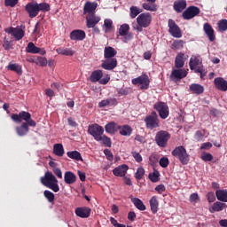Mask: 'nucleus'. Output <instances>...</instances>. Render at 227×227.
<instances>
[{
    "instance_id": "10",
    "label": "nucleus",
    "mask_w": 227,
    "mask_h": 227,
    "mask_svg": "<svg viewBox=\"0 0 227 227\" xmlns=\"http://www.w3.org/2000/svg\"><path fill=\"white\" fill-rule=\"evenodd\" d=\"M200 7L192 5L189 6L184 12H183V19L184 20H191V19H194V17H198L200 15Z\"/></svg>"
},
{
    "instance_id": "57",
    "label": "nucleus",
    "mask_w": 227,
    "mask_h": 227,
    "mask_svg": "<svg viewBox=\"0 0 227 227\" xmlns=\"http://www.w3.org/2000/svg\"><path fill=\"white\" fill-rule=\"evenodd\" d=\"M204 162H210L214 160V156L210 153H206L201 156Z\"/></svg>"
},
{
    "instance_id": "15",
    "label": "nucleus",
    "mask_w": 227,
    "mask_h": 227,
    "mask_svg": "<svg viewBox=\"0 0 227 227\" xmlns=\"http://www.w3.org/2000/svg\"><path fill=\"white\" fill-rule=\"evenodd\" d=\"M69 37L74 42H82L86 38V32L84 30L75 29L70 33Z\"/></svg>"
},
{
    "instance_id": "51",
    "label": "nucleus",
    "mask_w": 227,
    "mask_h": 227,
    "mask_svg": "<svg viewBox=\"0 0 227 227\" xmlns=\"http://www.w3.org/2000/svg\"><path fill=\"white\" fill-rule=\"evenodd\" d=\"M195 74H200V79H205L207 75V71H205V68H203V66H200L195 69Z\"/></svg>"
},
{
    "instance_id": "24",
    "label": "nucleus",
    "mask_w": 227,
    "mask_h": 227,
    "mask_svg": "<svg viewBox=\"0 0 227 227\" xmlns=\"http://www.w3.org/2000/svg\"><path fill=\"white\" fill-rule=\"evenodd\" d=\"M64 181L67 185H72V184H75V182H77V176H75L72 171H67L64 175Z\"/></svg>"
},
{
    "instance_id": "14",
    "label": "nucleus",
    "mask_w": 227,
    "mask_h": 227,
    "mask_svg": "<svg viewBox=\"0 0 227 227\" xmlns=\"http://www.w3.org/2000/svg\"><path fill=\"white\" fill-rule=\"evenodd\" d=\"M26 51L29 54H41V56H45V54H47V51L44 49L38 48L32 42L28 43L27 46L26 47Z\"/></svg>"
},
{
    "instance_id": "36",
    "label": "nucleus",
    "mask_w": 227,
    "mask_h": 227,
    "mask_svg": "<svg viewBox=\"0 0 227 227\" xmlns=\"http://www.w3.org/2000/svg\"><path fill=\"white\" fill-rule=\"evenodd\" d=\"M30 63H35V65H39V67H47V59L44 57H36L35 59H31L29 60Z\"/></svg>"
},
{
    "instance_id": "2",
    "label": "nucleus",
    "mask_w": 227,
    "mask_h": 227,
    "mask_svg": "<svg viewBox=\"0 0 227 227\" xmlns=\"http://www.w3.org/2000/svg\"><path fill=\"white\" fill-rule=\"evenodd\" d=\"M41 184L47 187L48 189H51L53 192H59V184H58V179L51 172H45L44 176L41 177Z\"/></svg>"
},
{
    "instance_id": "16",
    "label": "nucleus",
    "mask_w": 227,
    "mask_h": 227,
    "mask_svg": "<svg viewBox=\"0 0 227 227\" xmlns=\"http://www.w3.org/2000/svg\"><path fill=\"white\" fill-rule=\"evenodd\" d=\"M101 67L104 68V70H114L118 67V59H106Z\"/></svg>"
},
{
    "instance_id": "1",
    "label": "nucleus",
    "mask_w": 227,
    "mask_h": 227,
    "mask_svg": "<svg viewBox=\"0 0 227 227\" xmlns=\"http://www.w3.org/2000/svg\"><path fill=\"white\" fill-rule=\"evenodd\" d=\"M11 118L16 123H21L20 126L16 127V133L21 137L29 133V127H36V121L31 118L29 112L22 111L19 114H13ZM22 121L26 122L22 123Z\"/></svg>"
},
{
    "instance_id": "61",
    "label": "nucleus",
    "mask_w": 227,
    "mask_h": 227,
    "mask_svg": "<svg viewBox=\"0 0 227 227\" xmlns=\"http://www.w3.org/2000/svg\"><path fill=\"white\" fill-rule=\"evenodd\" d=\"M18 3L19 0H4L5 6H11V8H13Z\"/></svg>"
},
{
    "instance_id": "49",
    "label": "nucleus",
    "mask_w": 227,
    "mask_h": 227,
    "mask_svg": "<svg viewBox=\"0 0 227 227\" xmlns=\"http://www.w3.org/2000/svg\"><path fill=\"white\" fill-rule=\"evenodd\" d=\"M3 47L4 51H10L11 49H13V43L12 41H8V39L4 37L3 41Z\"/></svg>"
},
{
    "instance_id": "12",
    "label": "nucleus",
    "mask_w": 227,
    "mask_h": 227,
    "mask_svg": "<svg viewBox=\"0 0 227 227\" xmlns=\"http://www.w3.org/2000/svg\"><path fill=\"white\" fill-rule=\"evenodd\" d=\"M25 11L27 13H28V17L30 19H35V17H37L39 12H38V3L31 2L26 4Z\"/></svg>"
},
{
    "instance_id": "47",
    "label": "nucleus",
    "mask_w": 227,
    "mask_h": 227,
    "mask_svg": "<svg viewBox=\"0 0 227 227\" xmlns=\"http://www.w3.org/2000/svg\"><path fill=\"white\" fill-rule=\"evenodd\" d=\"M44 198L49 201V203H54V193L52 192L46 190L43 192Z\"/></svg>"
},
{
    "instance_id": "8",
    "label": "nucleus",
    "mask_w": 227,
    "mask_h": 227,
    "mask_svg": "<svg viewBox=\"0 0 227 227\" xmlns=\"http://www.w3.org/2000/svg\"><path fill=\"white\" fill-rule=\"evenodd\" d=\"M145 122L148 129H157L160 123L159 115H157V113L153 112L150 115L145 117Z\"/></svg>"
},
{
    "instance_id": "58",
    "label": "nucleus",
    "mask_w": 227,
    "mask_h": 227,
    "mask_svg": "<svg viewBox=\"0 0 227 227\" xmlns=\"http://www.w3.org/2000/svg\"><path fill=\"white\" fill-rule=\"evenodd\" d=\"M203 132H201V130L196 131L194 137L197 141H203V137H205V129L203 130Z\"/></svg>"
},
{
    "instance_id": "19",
    "label": "nucleus",
    "mask_w": 227,
    "mask_h": 227,
    "mask_svg": "<svg viewBox=\"0 0 227 227\" xmlns=\"http://www.w3.org/2000/svg\"><path fill=\"white\" fill-rule=\"evenodd\" d=\"M214 84L216 90L220 91H227V81L223 77H217L214 80Z\"/></svg>"
},
{
    "instance_id": "37",
    "label": "nucleus",
    "mask_w": 227,
    "mask_h": 227,
    "mask_svg": "<svg viewBox=\"0 0 227 227\" xmlns=\"http://www.w3.org/2000/svg\"><path fill=\"white\" fill-rule=\"evenodd\" d=\"M7 70H11L12 72H15L18 75H20L22 74V66L19 64H9Z\"/></svg>"
},
{
    "instance_id": "53",
    "label": "nucleus",
    "mask_w": 227,
    "mask_h": 227,
    "mask_svg": "<svg viewBox=\"0 0 227 227\" xmlns=\"http://www.w3.org/2000/svg\"><path fill=\"white\" fill-rule=\"evenodd\" d=\"M149 162L151 166H155L157 162H159V155L153 153L149 156Z\"/></svg>"
},
{
    "instance_id": "5",
    "label": "nucleus",
    "mask_w": 227,
    "mask_h": 227,
    "mask_svg": "<svg viewBox=\"0 0 227 227\" xmlns=\"http://www.w3.org/2000/svg\"><path fill=\"white\" fill-rule=\"evenodd\" d=\"M131 82L135 86H140V90H148V88H150V77H148L147 74H142L134 78Z\"/></svg>"
},
{
    "instance_id": "3",
    "label": "nucleus",
    "mask_w": 227,
    "mask_h": 227,
    "mask_svg": "<svg viewBox=\"0 0 227 227\" xmlns=\"http://www.w3.org/2000/svg\"><path fill=\"white\" fill-rule=\"evenodd\" d=\"M172 155L179 160L183 166H187L191 160V155L187 153V149L184 145H179L172 151Z\"/></svg>"
},
{
    "instance_id": "59",
    "label": "nucleus",
    "mask_w": 227,
    "mask_h": 227,
    "mask_svg": "<svg viewBox=\"0 0 227 227\" xmlns=\"http://www.w3.org/2000/svg\"><path fill=\"white\" fill-rule=\"evenodd\" d=\"M132 157L135 159L136 162H143V156L137 152H133L132 153Z\"/></svg>"
},
{
    "instance_id": "45",
    "label": "nucleus",
    "mask_w": 227,
    "mask_h": 227,
    "mask_svg": "<svg viewBox=\"0 0 227 227\" xmlns=\"http://www.w3.org/2000/svg\"><path fill=\"white\" fill-rule=\"evenodd\" d=\"M96 141H100L105 145V146H107L108 148H111V138L106 135H101L100 139H98Z\"/></svg>"
},
{
    "instance_id": "63",
    "label": "nucleus",
    "mask_w": 227,
    "mask_h": 227,
    "mask_svg": "<svg viewBox=\"0 0 227 227\" xmlns=\"http://www.w3.org/2000/svg\"><path fill=\"white\" fill-rule=\"evenodd\" d=\"M212 148V143L206 142L200 145V150H210Z\"/></svg>"
},
{
    "instance_id": "44",
    "label": "nucleus",
    "mask_w": 227,
    "mask_h": 227,
    "mask_svg": "<svg viewBox=\"0 0 227 227\" xmlns=\"http://www.w3.org/2000/svg\"><path fill=\"white\" fill-rule=\"evenodd\" d=\"M142 8L147 12H157V5L155 4L144 3Z\"/></svg>"
},
{
    "instance_id": "33",
    "label": "nucleus",
    "mask_w": 227,
    "mask_h": 227,
    "mask_svg": "<svg viewBox=\"0 0 227 227\" xmlns=\"http://www.w3.org/2000/svg\"><path fill=\"white\" fill-rule=\"evenodd\" d=\"M53 153L57 155V157H63V155H65V148L61 144H55L53 145Z\"/></svg>"
},
{
    "instance_id": "4",
    "label": "nucleus",
    "mask_w": 227,
    "mask_h": 227,
    "mask_svg": "<svg viewBox=\"0 0 227 227\" xmlns=\"http://www.w3.org/2000/svg\"><path fill=\"white\" fill-rule=\"evenodd\" d=\"M171 135L168 131H159L156 134L155 141L160 148H166L168 146V141H169Z\"/></svg>"
},
{
    "instance_id": "18",
    "label": "nucleus",
    "mask_w": 227,
    "mask_h": 227,
    "mask_svg": "<svg viewBox=\"0 0 227 227\" xmlns=\"http://www.w3.org/2000/svg\"><path fill=\"white\" fill-rule=\"evenodd\" d=\"M75 215L82 219H87L91 215V208L88 207H77L75 209Z\"/></svg>"
},
{
    "instance_id": "39",
    "label": "nucleus",
    "mask_w": 227,
    "mask_h": 227,
    "mask_svg": "<svg viewBox=\"0 0 227 227\" xmlns=\"http://www.w3.org/2000/svg\"><path fill=\"white\" fill-rule=\"evenodd\" d=\"M116 123L114 122H109L108 124H106L105 126V129H106V132H107L108 134H114V132H116Z\"/></svg>"
},
{
    "instance_id": "25",
    "label": "nucleus",
    "mask_w": 227,
    "mask_h": 227,
    "mask_svg": "<svg viewBox=\"0 0 227 227\" xmlns=\"http://www.w3.org/2000/svg\"><path fill=\"white\" fill-rule=\"evenodd\" d=\"M226 207V203L216 201L211 207H209V212L210 214H215V212H223V210H224Z\"/></svg>"
},
{
    "instance_id": "13",
    "label": "nucleus",
    "mask_w": 227,
    "mask_h": 227,
    "mask_svg": "<svg viewBox=\"0 0 227 227\" xmlns=\"http://www.w3.org/2000/svg\"><path fill=\"white\" fill-rule=\"evenodd\" d=\"M187 70L185 69H174L171 72L170 79L175 82H177V81H182V79L187 77Z\"/></svg>"
},
{
    "instance_id": "31",
    "label": "nucleus",
    "mask_w": 227,
    "mask_h": 227,
    "mask_svg": "<svg viewBox=\"0 0 227 227\" xmlns=\"http://www.w3.org/2000/svg\"><path fill=\"white\" fill-rule=\"evenodd\" d=\"M185 57V54L184 53H178L176 57L175 60V67L176 68H184V65H185V60L184 58Z\"/></svg>"
},
{
    "instance_id": "38",
    "label": "nucleus",
    "mask_w": 227,
    "mask_h": 227,
    "mask_svg": "<svg viewBox=\"0 0 227 227\" xmlns=\"http://www.w3.org/2000/svg\"><path fill=\"white\" fill-rule=\"evenodd\" d=\"M67 155L69 159H73V160H82V156L79 151H69L67 153Z\"/></svg>"
},
{
    "instance_id": "6",
    "label": "nucleus",
    "mask_w": 227,
    "mask_h": 227,
    "mask_svg": "<svg viewBox=\"0 0 227 227\" xmlns=\"http://www.w3.org/2000/svg\"><path fill=\"white\" fill-rule=\"evenodd\" d=\"M154 109L159 113L161 120H166L169 116V106L164 102H158L154 104Z\"/></svg>"
},
{
    "instance_id": "29",
    "label": "nucleus",
    "mask_w": 227,
    "mask_h": 227,
    "mask_svg": "<svg viewBox=\"0 0 227 227\" xmlns=\"http://www.w3.org/2000/svg\"><path fill=\"white\" fill-rule=\"evenodd\" d=\"M102 77H104V73L102 70H95L91 73L90 81V82H99Z\"/></svg>"
},
{
    "instance_id": "48",
    "label": "nucleus",
    "mask_w": 227,
    "mask_h": 227,
    "mask_svg": "<svg viewBox=\"0 0 227 227\" xmlns=\"http://www.w3.org/2000/svg\"><path fill=\"white\" fill-rule=\"evenodd\" d=\"M217 24L219 31L222 33H223V31H227V20H221Z\"/></svg>"
},
{
    "instance_id": "55",
    "label": "nucleus",
    "mask_w": 227,
    "mask_h": 227,
    "mask_svg": "<svg viewBox=\"0 0 227 227\" xmlns=\"http://www.w3.org/2000/svg\"><path fill=\"white\" fill-rule=\"evenodd\" d=\"M160 166L161 168H168L169 166V159L168 157H162L160 160Z\"/></svg>"
},
{
    "instance_id": "34",
    "label": "nucleus",
    "mask_w": 227,
    "mask_h": 227,
    "mask_svg": "<svg viewBox=\"0 0 227 227\" xmlns=\"http://www.w3.org/2000/svg\"><path fill=\"white\" fill-rule=\"evenodd\" d=\"M131 202L136 208H137V210H141L142 212L146 210V206H145V203H143V200H141L139 198L131 199Z\"/></svg>"
},
{
    "instance_id": "62",
    "label": "nucleus",
    "mask_w": 227,
    "mask_h": 227,
    "mask_svg": "<svg viewBox=\"0 0 227 227\" xmlns=\"http://www.w3.org/2000/svg\"><path fill=\"white\" fill-rule=\"evenodd\" d=\"M52 171L58 178H60V179L63 178V172H61V168H53Z\"/></svg>"
},
{
    "instance_id": "11",
    "label": "nucleus",
    "mask_w": 227,
    "mask_h": 227,
    "mask_svg": "<svg viewBox=\"0 0 227 227\" xmlns=\"http://www.w3.org/2000/svg\"><path fill=\"white\" fill-rule=\"evenodd\" d=\"M137 24L143 27H148L152 24V14L149 12H143L137 18Z\"/></svg>"
},
{
    "instance_id": "28",
    "label": "nucleus",
    "mask_w": 227,
    "mask_h": 227,
    "mask_svg": "<svg viewBox=\"0 0 227 227\" xmlns=\"http://www.w3.org/2000/svg\"><path fill=\"white\" fill-rule=\"evenodd\" d=\"M189 67H190V70H194V72L196 71L198 67H203V65H201V60L200 57L191 58L189 62Z\"/></svg>"
},
{
    "instance_id": "26",
    "label": "nucleus",
    "mask_w": 227,
    "mask_h": 227,
    "mask_svg": "<svg viewBox=\"0 0 227 227\" xmlns=\"http://www.w3.org/2000/svg\"><path fill=\"white\" fill-rule=\"evenodd\" d=\"M185 8H187V1L177 0L174 2V10L176 12V13H182Z\"/></svg>"
},
{
    "instance_id": "52",
    "label": "nucleus",
    "mask_w": 227,
    "mask_h": 227,
    "mask_svg": "<svg viewBox=\"0 0 227 227\" xmlns=\"http://www.w3.org/2000/svg\"><path fill=\"white\" fill-rule=\"evenodd\" d=\"M104 26L106 27L105 33H109V31H111V29H113V20H107V19L105 20Z\"/></svg>"
},
{
    "instance_id": "41",
    "label": "nucleus",
    "mask_w": 227,
    "mask_h": 227,
    "mask_svg": "<svg viewBox=\"0 0 227 227\" xmlns=\"http://www.w3.org/2000/svg\"><path fill=\"white\" fill-rule=\"evenodd\" d=\"M38 12H43L45 13V12H51V5L47 3H41L37 4Z\"/></svg>"
},
{
    "instance_id": "64",
    "label": "nucleus",
    "mask_w": 227,
    "mask_h": 227,
    "mask_svg": "<svg viewBox=\"0 0 227 227\" xmlns=\"http://www.w3.org/2000/svg\"><path fill=\"white\" fill-rule=\"evenodd\" d=\"M155 191H157L159 194H162V192L166 191V186H164V184H159L155 187Z\"/></svg>"
},
{
    "instance_id": "50",
    "label": "nucleus",
    "mask_w": 227,
    "mask_h": 227,
    "mask_svg": "<svg viewBox=\"0 0 227 227\" xmlns=\"http://www.w3.org/2000/svg\"><path fill=\"white\" fill-rule=\"evenodd\" d=\"M129 11L131 19H136V17H137V15L141 13V11H139V8H137V6H131Z\"/></svg>"
},
{
    "instance_id": "46",
    "label": "nucleus",
    "mask_w": 227,
    "mask_h": 227,
    "mask_svg": "<svg viewBox=\"0 0 227 227\" xmlns=\"http://www.w3.org/2000/svg\"><path fill=\"white\" fill-rule=\"evenodd\" d=\"M145 176V168L143 167H139L137 169V172L135 174L136 180H143V177Z\"/></svg>"
},
{
    "instance_id": "40",
    "label": "nucleus",
    "mask_w": 227,
    "mask_h": 227,
    "mask_svg": "<svg viewBox=\"0 0 227 227\" xmlns=\"http://www.w3.org/2000/svg\"><path fill=\"white\" fill-rule=\"evenodd\" d=\"M130 27L129 24H122L119 28V35L121 36H127V33H129Z\"/></svg>"
},
{
    "instance_id": "7",
    "label": "nucleus",
    "mask_w": 227,
    "mask_h": 227,
    "mask_svg": "<svg viewBox=\"0 0 227 227\" xmlns=\"http://www.w3.org/2000/svg\"><path fill=\"white\" fill-rule=\"evenodd\" d=\"M88 132L97 141L100 139L101 136H104V128L98 124H92L88 127Z\"/></svg>"
},
{
    "instance_id": "22",
    "label": "nucleus",
    "mask_w": 227,
    "mask_h": 227,
    "mask_svg": "<svg viewBox=\"0 0 227 227\" xmlns=\"http://www.w3.org/2000/svg\"><path fill=\"white\" fill-rule=\"evenodd\" d=\"M129 171V166L127 164H122L113 169V174L114 176H125Z\"/></svg>"
},
{
    "instance_id": "9",
    "label": "nucleus",
    "mask_w": 227,
    "mask_h": 227,
    "mask_svg": "<svg viewBox=\"0 0 227 227\" xmlns=\"http://www.w3.org/2000/svg\"><path fill=\"white\" fill-rule=\"evenodd\" d=\"M168 33L171 36L174 38H182V29H180V27L172 19L168 20Z\"/></svg>"
},
{
    "instance_id": "35",
    "label": "nucleus",
    "mask_w": 227,
    "mask_h": 227,
    "mask_svg": "<svg viewBox=\"0 0 227 227\" xmlns=\"http://www.w3.org/2000/svg\"><path fill=\"white\" fill-rule=\"evenodd\" d=\"M215 196L218 201L227 203V190H217L215 192Z\"/></svg>"
},
{
    "instance_id": "42",
    "label": "nucleus",
    "mask_w": 227,
    "mask_h": 227,
    "mask_svg": "<svg viewBox=\"0 0 227 227\" xmlns=\"http://www.w3.org/2000/svg\"><path fill=\"white\" fill-rule=\"evenodd\" d=\"M56 52L58 54H61L62 56H74V51H72L70 49L58 48Z\"/></svg>"
},
{
    "instance_id": "32",
    "label": "nucleus",
    "mask_w": 227,
    "mask_h": 227,
    "mask_svg": "<svg viewBox=\"0 0 227 227\" xmlns=\"http://www.w3.org/2000/svg\"><path fill=\"white\" fill-rule=\"evenodd\" d=\"M150 207H151V212L153 214H157L159 212V200L155 196L152 197L149 200Z\"/></svg>"
},
{
    "instance_id": "23",
    "label": "nucleus",
    "mask_w": 227,
    "mask_h": 227,
    "mask_svg": "<svg viewBox=\"0 0 227 227\" xmlns=\"http://www.w3.org/2000/svg\"><path fill=\"white\" fill-rule=\"evenodd\" d=\"M190 91L193 95H203L205 93V87L199 83H192L190 85Z\"/></svg>"
},
{
    "instance_id": "30",
    "label": "nucleus",
    "mask_w": 227,
    "mask_h": 227,
    "mask_svg": "<svg viewBox=\"0 0 227 227\" xmlns=\"http://www.w3.org/2000/svg\"><path fill=\"white\" fill-rule=\"evenodd\" d=\"M116 129L119 131V133L121 134V136H130L132 134V128L129 125H123V126H117Z\"/></svg>"
},
{
    "instance_id": "60",
    "label": "nucleus",
    "mask_w": 227,
    "mask_h": 227,
    "mask_svg": "<svg viewBox=\"0 0 227 227\" xmlns=\"http://www.w3.org/2000/svg\"><path fill=\"white\" fill-rule=\"evenodd\" d=\"M104 153L107 159V160L113 161V159H114V155H113V153L109 149H105Z\"/></svg>"
},
{
    "instance_id": "43",
    "label": "nucleus",
    "mask_w": 227,
    "mask_h": 227,
    "mask_svg": "<svg viewBox=\"0 0 227 227\" xmlns=\"http://www.w3.org/2000/svg\"><path fill=\"white\" fill-rule=\"evenodd\" d=\"M24 35L25 32L22 28H16L13 33V36L17 41L22 40L24 38Z\"/></svg>"
},
{
    "instance_id": "27",
    "label": "nucleus",
    "mask_w": 227,
    "mask_h": 227,
    "mask_svg": "<svg viewBox=\"0 0 227 227\" xmlns=\"http://www.w3.org/2000/svg\"><path fill=\"white\" fill-rule=\"evenodd\" d=\"M116 54H118V51H116L114 48L111 46L105 47V50H104L105 59H114V56H116Z\"/></svg>"
},
{
    "instance_id": "17",
    "label": "nucleus",
    "mask_w": 227,
    "mask_h": 227,
    "mask_svg": "<svg viewBox=\"0 0 227 227\" xmlns=\"http://www.w3.org/2000/svg\"><path fill=\"white\" fill-rule=\"evenodd\" d=\"M100 22V17L91 14L86 17V26L88 29H91V27H95Z\"/></svg>"
},
{
    "instance_id": "54",
    "label": "nucleus",
    "mask_w": 227,
    "mask_h": 227,
    "mask_svg": "<svg viewBox=\"0 0 227 227\" xmlns=\"http://www.w3.org/2000/svg\"><path fill=\"white\" fill-rule=\"evenodd\" d=\"M159 176H160L159 171H154L153 173L149 174L151 182H159Z\"/></svg>"
},
{
    "instance_id": "56",
    "label": "nucleus",
    "mask_w": 227,
    "mask_h": 227,
    "mask_svg": "<svg viewBox=\"0 0 227 227\" xmlns=\"http://www.w3.org/2000/svg\"><path fill=\"white\" fill-rule=\"evenodd\" d=\"M184 41L182 40H177V41H175L173 43H172V47L173 49H184Z\"/></svg>"
},
{
    "instance_id": "21",
    "label": "nucleus",
    "mask_w": 227,
    "mask_h": 227,
    "mask_svg": "<svg viewBox=\"0 0 227 227\" xmlns=\"http://www.w3.org/2000/svg\"><path fill=\"white\" fill-rule=\"evenodd\" d=\"M97 3L87 2L83 7L84 15H86V13H88V15H95V10H97Z\"/></svg>"
},
{
    "instance_id": "20",
    "label": "nucleus",
    "mask_w": 227,
    "mask_h": 227,
    "mask_svg": "<svg viewBox=\"0 0 227 227\" xmlns=\"http://www.w3.org/2000/svg\"><path fill=\"white\" fill-rule=\"evenodd\" d=\"M203 29L209 42H214L215 40V35L214 34V28H212V25L210 23H205Z\"/></svg>"
}]
</instances>
